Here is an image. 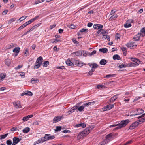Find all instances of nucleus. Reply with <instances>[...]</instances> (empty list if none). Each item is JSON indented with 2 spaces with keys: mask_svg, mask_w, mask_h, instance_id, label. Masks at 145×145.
<instances>
[{
  "mask_svg": "<svg viewBox=\"0 0 145 145\" xmlns=\"http://www.w3.org/2000/svg\"><path fill=\"white\" fill-rule=\"evenodd\" d=\"M129 122L128 119L125 120L121 121L120 123L116 124H113L110 125L109 126L110 128L112 127H116L114 128L113 130H118L125 127Z\"/></svg>",
  "mask_w": 145,
  "mask_h": 145,
  "instance_id": "obj_1",
  "label": "nucleus"
},
{
  "mask_svg": "<svg viewBox=\"0 0 145 145\" xmlns=\"http://www.w3.org/2000/svg\"><path fill=\"white\" fill-rule=\"evenodd\" d=\"M80 103H78L75 106V107L77 108V109L76 110L77 112L79 111V112H82L84 111V108H85L84 106V105L83 104V105L80 106L79 105L80 104Z\"/></svg>",
  "mask_w": 145,
  "mask_h": 145,
  "instance_id": "obj_2",
  "label": "nucleus"
},
{
  "mask_svg": "<svg viewBox=\"0 0 145 145\" xmlns=\"http://www.w3.org/2000/svg\"><path fill=\"white\" fill-rule=\"evenodd\" d=\"M92 129L90 127L86 128L82 132V134L83 133L84 136H86L90 133Z\"/></svg>",
  "mask_w": 145,
  "mask_h": 145,
  "instance_id": "obj_3",
  "label": "nucleus"
},
{
  "mask_svg": "<svg viewBox=\"0 0 145 145\" xmlns=\"http://www.w3.org/2000/svg\"><path fill=\"white\" fill-rule=\"evenodd\" d=\"M45 138V141L49 140L54 139L55 138V137L53 135L51 136L50 134H46L44 137Z\"/></svg>",
  "mask_w": 145,
  "mask_h": 145,
  "instance_id": "obj_4",
  "label": "nucleus"
},
{
  "mask_svg": "<svg viewBox=\"0 0 145 145\" xmlns=\"http://www.w3.org/2000/svg\"><path fill=\"white\" fill-rule=\"evenodd\" d=\"M114 106L113 104H109L107 105L106 106L103 108V110L105 111L110 110L113 108Z\"/></svg>",
  "mask_w": 145,
  "mask_h": 145,
  "instance_id": "obj_5",
  "label": "nucleus"
},
{
  "mask_svg": "<svg viewBox=\"0 0 145 145\" xmlns=\"http://www.w3.org/2000/svg\"><path fill=\"white\" fill-rule=\"evenodd\" d=\"M119 95V94H117L115 95H114L108 101L107 103L108 104H110L111 103L113 102L116 99L118 98V97Z\"/></svg>",
  "mask_w": 145,
  "mask_h": 145,
  "instance_id": "obj_6",
  "label": "nucleus"
},
{
  "mask_svg": "<svg viewBox=\"0 0 145 145\" xmlns=\"http://www.w3.org/2000/svg\"><path fill=\"white\" fill-rule=\"evenodd\" d=\"M139 124V123L138 121H136L131 124L129 127V129L131 130L137 127Z\"/></svg>",
  "mask_w": 145,
  "mask_h": 145,
  "instance_id": "obj_7",
  "label": "nucleus"
},
{
  "mask_svg": "<svg viewBox=\"0 0 145 145\" xmlns=\"http://www.w3.org/2000/svg\"><path fill=\"white\" fill-rule=\"evenodd\" d=\"M113 135V133H110L107 135L106 137L105 140H106L108 142L112 140V136Z\"/></svg>",
  "mask_w": 145,
  "mask_h": 145,
  "instance_id": "obj_8",
  "label": "nucleus"
},
{
  "mask_svg": "<svg viewBox=\"0 0 145 145\" xmlns=\"http://www.w3.org/2000/svg\"><path fill=\"white\" fill-rule=\"evenodd\" d=\"M74 62L76 65L80 67L85 65V64L83 62L79 60H75Z\"/></svg>",
  "mask_w": 145,
  "mask_h": 145,
  "instance_id": "obj_9",
  "label": "nucleus"
},
{
  "mask_svg": "<svg viewBox=\"0 0 145 145\" xmlns=\"http://www.w3.org/2000/svg\"><path fill=\"white\" fill-rule=\"evenodd\" d=\"M13 104L14 106L16 108H18L22 107L19 101L15 102L13 103Z\"/></svg>",
  "mask_w": 145,
  "mask_h": 145,
  "instance_id": "obj_10",
  "label": "nucleus"
},
{
  "mask_svg": "<svg viewBox=\"0 0 145 145\" xmlns=\"http://www.w3.org/2000/svg\"><path fill=\"white\" fill-rule=\"evenodd\" d=\"M93 28L95 29H103V26L102 25L99 24H94L93 25Z\"/></svg>",
  "mask_w": 145,
  "mask_h": 145,
  "instance_id": "obj_11",
  "label": "nucleus"
},
{
  "mask_svg": "<svg viewBox=\"0 0 145 145\" xmlns=\"http://www.w3.org/2000/svg\"><path fill=\"white\" fill-rule=\"evenodd\" d=\"M21 140L18 138L14 137L13 139V143L12 145H15Z\"/></svg>",
  "mask_w": 145,
  "mask_h": 145,
  "instance_id": "obj_12",
  "label": "nucleus"
},
{
  "mask_svg": "<svg viewBox=\"0 0 145 145\" xmlns=\"http://www.w3.org/2000/svg\"><path fill=\"white\" fill-rule=\"evenodd\" d=\"M45 141V138L44 137H42L41 138L39 139L37 141H35L34 143V144H37L41 143H43Z\"/></svg>",
  "mask_w": 145,
  "mask_h": 145,
  "instance_id": "obj_13",
  "label": "nucleus"
},
{
  "mask_svg": "<svg viewBox=\"0 0 145 145\" xmlns=\"http://www.w3.org/2000/svg\"><path fill=\"white\" fill-rule=\"evenodd\" d=\"M61 117L60 116H57L54 117L53 119V123H56L60 121L61 119Z\"/></svg>",
  "mask_w": 145,
  "mask_h": 145,
  "instance_id": "obj_14",
  "label": "nucleus"
},
{
  "mask_svg": "<svg viewBox=\"0 0 145 145\" xmlns=\"http://www.w3.org/2000/svg\"><path fill=\"white\" fill-rule=\"evenodd\" d=\"M130 20L127 21H126L125 24H124V27H125L127 28L131 27V26Z\"/></svg>",
  "mask_w": 145,
  "mask_h": 145,
  "instance_id": "obj_15",
  "label": "nucleus"
},
{
  "mask_svg": "<svg viewBox=\"0 0 145 145\" xmlns=\"http://www.w3.org/2000/svg\"><path fill=\"white\" fill-rule=\"evenodd\" d=\"M136 111H137V113L136 114H134L133 115H140L143 113L144 112V110L140 108L137 109Z\"/></svg>",
  "mask_w": 145,
  "mask_h": 145,
  "instance_id": "obj_16",
  "label": "nucleus"
},
{
  "mask_svg": "<svg viewBox=\"0 0 145 145\" xmlns=\"http://www.w3.org/2000/svg\"><path fill=\"white\" fill-rule=\"evenodd\" d=\"M140 36H141V35H140V33H138L137 35L133 37V39L134 40H140Z\"/></svg>",
  "mask_w": 145,
  "mask_h": 145,
  "instance_id": "obj_17",
  "label": "nucleus"
},
{
  "mask_svg": "<svg viewBox=\"0 0 145 145\" xmlns=\"http://www.w3.org/2000/svg\"><path fill=\"white\" fill-rule=\"evenodd\" d=\"M5 63L8 67H9L11 64V61L10 59H6L5 60Z\"/></svg>",
  "mask_w": 145,
  "mask_h": 145,
  "instance_id": "obj_18",
  "label": "nucleus"
},
{
  "mask_svg": "<svg viewBox=\"0 0 145 145\" xmlns=\"http://www.w3.org/2000/svg\"><path fill=\"white\" fill-rule=\"evenodd\" d=\"M140 33L142 37L145 36V27L142 29Z\"/></svg>",
  "mask_w": 145,
  "mask_h": 145,
  "instance_id": "obj_19",
  "label": "nucleus"
},
{
  "mask_svg": "<svg viewBox=\"0 0 145 145\" xmlns=\"http://www.w3.org/2000/svg\"><path fill=\"white\" fill-rule=\"evenodd\" d=\"M77 109V108L75 107V106H73L72 107L70 110H69L67 113H68V114H70L71 113H72L73 112H74L75 110Z\"/></svg>",
  "mask_w": 145,
  "mask_h": 145,
  "instance_id": "obj_20",
  "label": "nucleus"
},
{
  "mask_svg": "<svg viewBox=\"0 0 145 145\" xmlns=\"http://www.w3.org/2000/svg\"><path fill=\"white\" fill-rule=\"evenodd\" d=\"M99 51L104 53H106L108 52V49L105 48H100L99 49Z\"/></svg>",
  "mask_w": 145,
  "mask_h": 145,
  "instance_id": "obj_21",
  "label": "nucleus"
},
{
  "mask_svg": "<svg viewBox=\"0 0 145 145\" xmlns=\"http://www.w3.org/2000/svg\"><path fill=\"white\" fill-rule=\"evenodd\" d=\"M133 42L128 43L126 45V46L129 48H133Z\"/></svg>",
  "mask_w": 145,
  "mask_h": 145,
  "instance_id": "obj_22",
  "label": "nucleus"
},
{
  "mask_svg": "<svg viewBox=\"0 0 145 145\" xmlns=\"http://www.w3.org/2000/svg\"><path fill=\"white\" fill-rule=\"evenodd\" d=\"M95 103V102H89L87 103H85L83 104L84 105L85 107L86 106L88 107L89 106L91 105V104H94Z\"/></svg>",
  "mask_w": 145,
  "mask_h": 145,
  "instance_id": "obj_23",
  "label": "nucleus"
},
{
  "mask_svg": "<svg viewBox=\"0 0 145 145\" xmlns=\"http://www.w3.org/2000/svg\"><path fill=\"white\" fill-rule=\"evenodd\" d=\"M95 103V102H89L87 103H85L83 104L84 105L85 107L86 106L88 107L89 106L91 105V104H94Z\"/></svg>",
  "mask_w": 145,
  "mask_h": 145,
  "instance_id": "obj_24",
  "label": "nucleus"
},
{
  "mask_svg": "<svg viewBox=\"0 0 145 145\" xmlns=\"http://www.w3.org/2000/svg\"><path fill=\"white\" fill-rule=\"evenodd\" d=\"M118 17V15L116 14L112 15V16L109 18V20L110 21L112 20H115Z\"/></svg>",
  "mask_w": 145,
  "mask_h": 145,
  "instance_id": "obj_25",
  "label": "nucleus"
},
{
  "mask_svg": "<svg viewBox=\"0 0 145 145\" xmlns=\"http://www.w3.org/2000/svg\"><path fill=\"white\" fill-rule=\"evenodd\" d=\"M82 52L80 51H79L76 52H74L73 54L77 56H79L81 55L82 54Z\"/></svg>",
  "mask_w": 145,
  "mask_h": 145,
  "instance_id": "obj_26",
  "label": "nucleus"
},
{
  "mask_svg": "<svg viewBox=\"0 0 145 145\" xmlns=\"http://www.w3.org/2000/svg\"><path fill=\"white\" fill-rule=\"evenodd\" d=\"M107 39V40L108 41H110V37L109 36L106 35H103V37L102 38V39L103 40H105Z\"/></svg>",
  "mask_w": 145,
  "mask_h": 145,
  "instance_id": "obj_27",
  "label": "nucleus"
},
{
  "mask_svg": "<svg viewBox=\"0 0 145 145\" xmlns=\"http://www.w3.org/2000/svg\"><path fill=\"white\" fill-rule=\"evenodd\" d=\"M113 59L114 60H119L121 59L119 56L118 54H115L113 56Z\"/></svg>",
  "mask_w": 145,
  "mask_h": 145,
  "instance_id": "obj_28",
  "label": "nucleus"
},
{
  "mask_svg": "<svg viewBox=\"0 0 145 145\" xmlns=\"http://www.w3.org/2000/svg\"><path fill=\"white\" fill-rule=\"evenodd\" d=\"M20 48L19 47L15 48L13 50V52L17 53H18L20 52Z\"/></svg>",
  "mask_w": 145,
  "mask_h": 145,
  "instance_id": "obj_29",
  "label": "nucleus"
},
{
  "mask_svg": "<svg viewBox=\"0 0 145 145\" xmlns=\"http://www.w3.org/2000/svg\"><path fill=\"white\" fill-rule=\"evenodd\" d=\"M42 64L41 63L37 62V61L35 63V65L34 66V68H35L37 69Z\"/></svg>",
  "mask_w": 145,
  "mask_h": 145,
  "instance_id": "obj_30",
  "label": "nucleus"
},
{
  "mask_svg": "<svg viewBox=\"0 0 145 145\" xmlns=\"http://www.w3.org/2000/svg\"><path fill=\"white\" fill-rule=\"evenodd\" d=\"M30 131V128L28 127H26L24 129L22 130V132L24 133H27Z\"/></svg>",
  "mask_w": 145,
  "mask_h": 145,
  "instance_id": "obj_31",
  "label": "nucleus"
},
{
  "mask_svg": "<svg viewBox=\"0 0 145 145\" xmlns=\"http://www.w3.org/2000/svg\"><path fill=\"white\" fill-rule=\"evenodd\" d=\"M42 57L41 56H40L37 59L36 61H37V62L41 63L42 64Z\"/></svg>",
  "mask_w": 145,
  "mask_h": 145,
  "instance_id": "obj_32",
  "label": "nucleus"
},
{
  "mask_svg": "<svg viewBox=\"0 0 145 145\" xmlns=\"http://www.w3.org/2000/svg\"><path fill=\"white\" fill-rule=\"evenodd\" d=\"M39 81V79H35L34 78H33L31 79V82L33 84L37 83Z\"/></svg>",
  "mask_w": 145,
  "mask_h": 145,
  "instance_id": "obj_33",
  "label": "nucleus"
},
{
  "mask_svg": "<svg viewBox=\"0 0 145 145\" xmlns=\"http://www.w3.org/2000/svg\"><path fill=\"white\" fill-rule=\"evenodd\" d=\"M139 117H138V118ZM142 117L140 119H139L138 122L139 123V124L145 121V117L144 118ZM138 119L139 118H138Z\"/></svg>",
  "mask_w": 145,
  "mask_h": 145,
  "instance_id": "obj_34",
  "label": "nucleus"
},
{
  "mask_svg": "<svg viewBox=\"0 0 145 145\" xmlns=\"http://www.w3.org/2000/svg\"><path fill=\"white\" fill-rule=\"evenodd\" d=\"M106 61L104 59H101L100 62V64L101 65H104L106 64Z\"/></svg>",
  "mask_w": 145,
  "mask_h": 145,
  "instance_id": "obj_35",
  "label": "nucleus"
},
{
  "mask_svg": "<svg viewBox=\"0 0 145 145\" xmlns=\"http://www.w3.org/2000/svg\"><path fill=\"white\" fill-rule=\"evenodd\" d=\"M84 135L82 134V132L80 133L77 136V138L78 139H80L82 137H84Z\"/></svg>",
  "mask_w": 145,
  "mask_h": 145,
  "instance_id": "obj_36",
  "label": "nucleus"
},
{
  "mask_svg": "<svg viewBox=\"0 0 145 145\" xmlns=\"http://www.w3.org/2000/svg\"><path fill=\"white\" fill-rule=\"evenodd\" d=\"M121 48L123 52L124 55V56H126V52H127V50H126V48L124 47H121Z\"/></svg>",
  "mask_w": 145,
  "mask_h": 145,
  "instance_id": "obj_37",
  "label": "nucleus"
},
{
  "mask_svg": "<svg viewBox=\"0 0 145 145\" xmlns=\"http://www.w3.org/2000/svg\"><path fill=\"white\" fill-rule=\"evenodd\" d=\"M66 64L69 66H71L73 64V63L70 60L67 59L66 61Z\"/></svg>",
  "mask_w": 145,
  "mask_h": 145,
  "instance_id": "obj_38",
  "label": "nucleus"
},
{
  "mask_svg": "<svg viewBox=\"0 0 145 145\" xmlns=\"http://www.w3.org/2000/svg\"><path fill=\"white\" fill-rule=\"evenodd\" d=\"M108 142L105 139L102 142H101L98 145H105Z\"/></svg>",
  "mask_w": 145,
  "mask_h": 145,
  "instance_id": "obj_39",
  "label": "nucleus"
},
{
  "mask_svg": "<svg viewBox=\"0 0 145 145\" xmlns=\"http://www.w3.org/2000/svg\"><path fill=\"white\" fill-rule=\"evenodd\" d=\"M49 62L48 61H45L43 63V67H46L49 65Z\"/></svg>",
  "mask_w": 145,
  "mask_h": 145,
  "instance_id": "obj_40",
  "label": "nucleus"
},
{
  "mask_svg": "<svg viewBox=\"0 0 145 145\" xmlns=\"http://www.w3.org/2000/svg\"><path fill=\"white\" fill-rule=\"evenodd\" d=\"M95 71V69H91V70L88 73V75H92L93 74V73Z\"/></svg>",
  "mask_w": 145,
  "mask_h": 145,
  "instance_id": "obj_41",
  "label": "nucleus"
},
{
  "mask_svg": "<svg viewBox=\"0 0 145 145\" xmlns=\"http://www.w3.org/2000/svg\"><path fill=\"white\" fill-rule=\"evenodd\" d=\"M88 29H86L83 28L80 31V32L87 33L88 31Z\"/></svg>",
  "mask_w": 145,
  "mask_h": 145,
  "instance_id": "obj_42",
  "label": "nucleus"
},
{
  "mask_svg": "<svg viewBox=\"0 0 145 145\" xmlns=\"http://www.w3.org/2000/svg\"><path fill=\"white\" fill-rule=\"evenodd\" d=\"M8 133H6L5 135H2L1 136V137L0 138V139L1 140H2L5 138L8 135Z\"/></svg>",
  "mask_w": 145,
  "mask_h": 145,
  "instance_id": "obj_43",
  "label": "nucleus"
},
{
  "mask_svg": "<svg viewBox=\"0 0 145 145\" xmlns=\"http://www.w3.org/2000/svg\"><path fill=\"white\" fill-rule=\"evenodd\" d=\"M27 17V16H22V17L19 18L18 20L20 21H22L24 20Z\"/></svg>",
  "mask_w": 145,
  "mask_h": 145,
  "instance_id": "obj_44",
  "label": "nucleus"
},
{
  "mask_svg": "<svg viewBox=\"0 0 145 145\" xmlns=\"http://www.w3.org/2000/svg\"><path fill=\"white\" fill-rule=\"evenodd\" d=\"M97 87L98 89L105 88H106V87L103 85H98L97 86Z\"/></svg>",
  "mask_w": 145,
  "mask_h": 145,
  "instance_id": "obj_45",
  "label": "nucleus"
},
{
  "mask_svg": "<svg viewBox=\"0 0 145 145\" xmlns=\"http://www.w3.org/2000/svg\"><path fill=\"white\" fill-rule=\"evenodd\" d=\"M101 34L102 35H107L108 33V31L107 30H106L105 31L103 30L101 32Z\"/></svg>",
  "mask_w": 145,
  "mask_h": 145,
  "instance_id": "obj_46",
  "label": "nucleus"
},
{
  "mask_svg": "<svg viewBox=\"0 0 145 145\" xmlns=\"http://www.w3.org/2000/svg\"><path fill=\"white\" fill-rule=\"evenodd\" d=\"M6 76V75L3 73H1L0 74V80H2L4 79Z\"/></svg>",
  "mask_w": 145,
  "mask_h": 145,
  "instance_id": "obj_47",
  "label": "nucleus"
},
{
  "mask_svg": "<svg viewBox=\"0 0 145 145\" xmlns=\"http://www.w3.org/2000/svg\"><path fill=\"white\" fill-rule=\"evenodd\" d=\"M56 127V129L55 130V131L56 132H57L61 130V126H57Z\"/></svg>",
  "mask_w": 145,
  "mask_h": 145,
  "instance_id": "obj_48",
  "label": "nucleus"
},
{
  "mask_svg": "<svg viewBox=\"0 0 145 145\" xmlns=\"http://www.w3.org/2000/svg\"><path fill=\"white\" fill-rule=\"evenodd\" d=\"M15 44L13 43H11L8 46V48H12L15 46Z\"/></svg>",
  "mask_w": 145,
  "mask_h": 145,
  "instance_id": "obj_49",
  "label": "nucleus"
},
{
  "mask_svg": "<svg viewBox=\"0 0 145 145\" xmlns=\"http://www.w3.org/2000/svg\"><path fill=\"white\" fill-rule=\"evenodd\" d=\"M16 18H12L9 20L8 22V24H10L12 22L15 21Z\"/></svg>",
  "mask_w": 145,
  "mask_h": 145,
  "instance_id": "obj_50",
  "label": "nucleus"
},
{
  "mask_svg": "<svg viewBox=\"0 0 145 145\" xmlns=\"http://www.w3.org/2000/svg\"><path fill=\"white\" fill-rule=\"evenodd\" d=\"M39 25H35L29 30V31H31L35 29Z\"/></svg>",
  "mask_w": 145,
  "mask_h": 145,
  "instance_id": "obj_51",
  "label": "nucleus"
},
{
  "mask_svg": "<svg viewBox=\"0 0 145 145\" xmlns=\"http://www.w3.org/2000/svg\"><path fill=\"white\" fill-rule=\"evenodd\" d=\"M6 144L7 145H11L12 144L11 140L10 139L6 141Z\"/></svg>",
  "mask_w": 145,
  "mask_h": 145,
  "instance_id": "obj_52",
  "label": "nucleus"
},
{
  "mask_svg": "<svg viewBox=\"0 0 145 145\" xmlns=\"http://www.w3.org/2000/svg\"><path fill=\"white\" fill-rule=\"evenodd\" d=\"M25 52L24 53L25 56H27L29 55V49H26L25 50Z\"/></svg>",
  "mask_w": 145,
  "mask_h": 145,
  "instance_id": "obj_53",
  "label": "nucleus"
},
{
  "mask_svg": "<svg viewBox=\"0 0 145 145\" xmlns=\"http://www.w3.org/2000/svg\"><path fill=\"white\" fill-rule=\"evenodd\" d=\"M115 74H108L106 76V78H111V77H114L115 76Z\"/></svg>",
  "mask_w": 145,
  "mask_h": 145,
  "instance_id": "obj_54",
  "label": "nucleus"
},
{
  "mask_svg": "<svg viewBox=\"0 0 145 145\" xmlns=\"http://www.w3.org/2000/svg\"><path fill=\"white\" fill-rule=\"evenodd\" d=\"M29 119L28 117L27 116H26L24 117L22 119V120L24 121L25 122L27 121Z\"/></svg>",
  "mask_w": 145,
  "mask_h": 145,
  "instance_id": "obj_55",
  "label": "nucleus"
},
{
  "mask_svg": "<svg viewBox=\"0 0 145 145\" xmlns=\"http://www.w3.org/2000/svg\"><path fill=\"white\" fill-rule=\"evenodd\" d=\"M98 67V65L96 63L93 64L92 67L91 69H94V68H97Z\"/></svg>",
  "mask_w": 145,
  "mask_h": 145,
  "instance_id": "obj_56",
  "label": "nucleus"
},
{
  "mask_svg": "<svg viewBox=\"0 0 145 145\" xmlns=\"http://www.w3.org/2000/svg\"><path fill=\"white\" fill-rule=\"evenodd\" d=\"M120 37V35L119 33H117L116 35V38L118 39H119Z\"/></svg>",
  "mask_w": 145,
  "mask_h": 145,
  "instance_id": "obj_57",
  "label": "nucleus"
},
{
  "mask_svg": "<svg viewBox=\"0 0 145 145\" xmlns=\"http://www.w3.org/2000/svg\"><path fill=\"white\" fill-rule=\"evenodd\" d=\"M33 21H34V20L33 19H32L26 22L29 25V24L31 23Z\"/></svg>",
  "mask_w": 145,
  "mask_h": 145,
  "instance_id": "obj_58",
  "label": "nucleus"
},
{
  "mask_svg": "<svg viewBox=\"0 0 145 145\" xmlns=\"http://www.w3.org/2000/svg\"><path fill=\"white\" fill-rule=\"evenodd\" d=\"M96 53V51L95 50H93L91 52L89 53L90 56H92L95 54Z\"/></svg>",
  "mask_w": 145,
  "mask_h": 145,
  "instance_id": "obj_59",
  "label": "nucleus"
},
{
  "mask_svg": "<svg viewBox=\"0 0 145 145\" xmlns=\"http://www.w3.org/2000/svg\"><path fill=\"white\" fill-rule=\"evenodd\" d=\"M22 65H18L15 68V69L16 70H18L20 68H21L22 67Z\"/></svg>",
  "mask_w": 145,
  "mask_h": 145,
  "instance_id": "obj_60",
  "label": "nucleus"
},
{
  "mask_svg": "<svg viewBox=\"0 0 145 145\" xmlns=\"http://www.w3.org/2000/svg\"><path fill=\"white\" fill-rule=\"evenodd\" d=\"M93 24L92 23L89 22L88 23L87 26L89 27H91L93 25Z\"/></svg>",
  "mask_w": 145,
  "mask_h": 145,
  "instance_id": "obj_61",
  "label": "nucleus"
},
{
  "mask_svg": "<svg viewBox=\"0 0 145 145\" xmlns=\"http://www.w3.org/2000/svg\"><path fill=\"white\" fill-rule=\"evenodd\" d=\"M16 130H17V127H13L11 128L10 130L12 131H14Z\"/></svg>",
  "mask_w": 145,
  "mask_h": 145,
  "instance_id": "obj_62",
  "label": "nucleus"
},
{
  "mask_svg": "<svg viewBox=\"0 0 145 145\" xmlns=\"http://www.w3.org/2000/svg\"><path fill=\"white\" fill-rule=\"evenodd\" d=\"M75 27L76 26L73 24L69 26L70 28H71L72 29H74L75 28Z\"/></svg>",
  "mask_w": 145,
  "mask_h": 145,
  "instance_id": "obj_63",
  "label": "nucleus"
},
{
  "mask_svg": "<svg viewBox=\"0 0 145 145\" xmlns=\"http://www.w3.org/2000/svg\"><path fill=\"white\" fill-rule=\"evenodd\" d=\"M115 11L114 10H112L110 12V15H112L114 14H115Z\"/></svg>",
  "mask_w": 145,
  "mask_h": 145,
  "instance_id": "obj_64",
  "label": "nucleus"
}]
</instances>
